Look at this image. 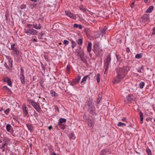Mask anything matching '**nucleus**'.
I'll return each mask as SVG.
<instances>
[{
    "label": "nucleus",
    "mask_w": 155,
    "mask_h": 155,
    "mask_svg": "<svg viewBox=\"0 0 155 155\" xmlns=\"http://www.w3.org/2000/svg\"><path fill=\"white\" fill-rule=\"evenodd\" d=\"M129 70L130 68L127 66L120 68L117 72V74L114 78V82L117 83L120 82Z\"/></svg>",
    "instance_id": "f257e3e1"
},
{
    "label": "nucleus",
    "mask_w": 155,
    "mask_h": 155,
    "mask_svg": "<svg viewBox=\"0 0 155 155\" xmlns=\"http://www.w3.org/2000/svg\"><path fill=\"white\" fill-rule=\"evenodd\" d=\"M111 61V55L110 54L108 56L106 57L104 61V68L105 69L104 73L105 74H106L107 73Z\"/></svg>",
    "instance_id": "f03ea898"
},
{
    "label": "nucleus",
    "mask_w": 155,
    "mask_h": 155,
    "mask_svg": "<svg viewBox=\"0 0 155 155\" xmlns=\"http://www.w3.org/2000/svg\"><path fill=\"white\" fill-rule=\"evenodd\" d=\"M28 103L31 105L38 112H40L41 111V109L39 104L35 101L32 99H28L27 100Z\"/></svg>",
    "instance_id": "7ed1b4c3"
},
{
    "label": "nucleus",
    "mask_w": 155,
    "mask_h": 155,
    "mask_svg": "<svg viewBox=\"0 0 155 155\" xmlns=\"http://www.w3.org/2000/svg\"><path fill=\"white\" fill-rule=\"evenodd\" d=\"M87 111L90 113L94 114L95 113V108L94 104L90 100H88L87 102Z\"/></svg>",
    "instance_id": "20e7f679"
},
{
    "label": "nucleus",
    "mask_w": 155,
    "mask_h": 155,
    "mask_svg": "<svg viewBox=\"0 0 155 155\" xmlns=\"http://www.w3.org/2000/svg\"><path fill=\"white\" fill-rule=\"evenodd\" d=\"M24 33L27 34L28 35L30 36L31 35H36L38 31L32 28L27 27L24 28Z\"/></svg>",
    "instance_id": "39448f33"
},
{
    "label": "nucleus",
    "mask_w": 155,
    "mask_h": 155,
    "mask_svg": "<svg viewBox=\"0 0 155 155\" xmlns=\"http://www.w3.org/2000/svg\"><path fill=\"white\" fill-rule=\"evenodd\" d=\"M11 48L13 52L14 55L16 56H18L19 54V51L17 48V46L15 44H13L11 45Z\"/></svg>",
    "instance_id": "423d86ee"
},
{
    "label": "nucleus",
    "mask_w": 155,
    "mask_h": 155,
    "mask_svg": "<svg viewBox=\"0 0 155 155\" xmlns=\"http://www.w3.org/2000/svg\"><path fill=\"white\" fill-rule=\"evenodd\" d=\"M149 17L147 14L144 15L139 19V21L141 23H147L149 21Z\"/></svg>",
    "instance_id": "0eeeda50"
},
{
    "label": "nucleus",
    "mask_w": 155,
    "mask_h": 155,
    "mask_svg": "<svg viewBox=\"0 0 155 155\" xmlns=\"http://www.w3.org/2000/svg\"><path fill=\"white\" fill-rule=\"evenodd\" d=\"M20 70L21 71L19 77L21 81L22 84H24L25 83V78L24 74V71L22 68H21Z\"/></svg>",
    "instance_id": "6e6552de"
},
{
    "label": "nucleus",
    "mask_w": 155,
    "mask_h": 155,
    "mask_svg": "<svg viewBox=\"0 0 155 155\" xmlns=\"http://www.w3.org/2000/svg\"><path fill=\"white\" fill-rule=\"evenodd\" d=\"M65 14L66 15L71 18L75 19L76 18V17L75 15L72 14L70 12L68 11H65Z\"/></svg>",
    "instance_id": "1a4fd4ad"
},
{
    "label": "nucleus",
    "mask_w": 155,
    "mask_h": 155,
    "mask_svg": "<svg viewBox=\"0 0 155 155\" xmlns=\"http://www.w3.org/2000/svg\"><path fill=\"white\" fill-rule=\"evenodd\" d=\"M135 99V97L134 96L131 95H129L126 98V99H125V102L126 103H127V101L131 102L134 101Z\"/></svg>",
    "instance_id": "9d476101"
},
{
    "label": "nucleus",
    "mask_w": 155,
    "mask_h": 155,
    "mask_svg": "<svg viewBox=\"0 0 155 155\" xmlns=\"http://www.w3.org/2000/svg\"><path fill=\"white\" fill-rule=\"evenodd\" d=\"M22 109L23 110V114L25 115V116H27L28 114V110L27 109V107L25 104H23L22 105Z\"/></svg>",
    "instance_id": "9b49d317"
},
{
    "label": "nucleus",
    "mask_w": 155,
    "mask_h": 155,
    "mask_svg": "<svg viewBox=\"0 0 155 155\" xmlns=\"http://www.w3.org/2000/svg\"><path fill=\"white\" fill-rule=\"evenodd\" d=\"M94 51L97 56H99L102 54V50L100 48L97 49L96 51Z\"/></svg>",
    "instance_id": "f8f14e48"
},
{
    "label": "nucleus",
    "mask_w": 155,
    "mask_h": 155,
    "mask_svg": "<svg viewBox=\"0 0 155 155\" xmlns=\"http://www.w3.org/2000/svg\"><path fill=\"white\" fill-rule=\"evenodd\" d=\"M26 126L28 130L31 132H32L34 130V127L31 124H26Z\"/></svg>",
    "instance_id": "ddd939ff"
},
{
    "label": "nucleus",
    "mask_w": 155,
    "mask_h": 155,
    "mask_svg": "<svg viewBox=\"0 0 155 155\" xmlns=\"http://www.w3.org/2000/svg\"><path fill=\"white\" fill-rule=\"evenodd\" d=\"M32 26L34 28L37 30H39L41 28V26L40 23L38 25L36 23L33 24H32Z\"/></svg>",
    "instance_id": "4468645a"
},
{
    "label": "nucleus",
    "mask_w": 155,
    "mask_h": 155,
    "mask_svg": "<svg viewBox=\"0 0 155 155\" xmlns=\"http://www.w3.org/2000/svg\"><path fill=\"white\" fill-rule=\"evenodd\" d=\"M99 43L98 42H95L94 43L93 46V51H96L97 49L99 48Z\"/></svg>",
    "instance_id": "2eb2a0df"
},
{
    "label": "nucleus",
    "mask_w": 155,
    "mask_h": 155,
    "mask_svg": "<svg viewBox=\"0 0 155 155\" xmlns=\"http://www.w3.org/2000/svg\"><path fill=\"white\" fill-rule=\"evenodd\" d=\"M80 9L83 12H87V11H88V10L84 6H81L79 7Z\"/></svg>",
    "instance_id": "dca6fc26"
},
{
    "label": "nucleus",
    "mask_w": 155,
    "mask_h": 155,
    "mask_svg": "<svg viewBox=\"0 0 155 155\" xmlns=\"http://www.w3.org/2000/svg\"><path fill=\"white\" fill-rule=\"evenodd\" d=\"M139 115L140 116V123L142 124L143 123V113L140 111L139 112Z\"/></svg>",
    "instance_id": "f3484780"
},
{
    "label": "nucleus",
    "mask_w": 155,
    "mask_h": 155,
    "mask_svg": "<svg viewBox=\"0 0 155 155\" xmlns=\"http://www.w3.org/2000/svg\"><path fill=\"white\" fill-rule=\"evenodd\" d=\"M6 129L8 131L11 132V129H12V128L10 125L9 124H8L6 126Z\"/></svg>",
    "instance_id": "a211bd4d"
},
{
    "label": "nucleus",
    "mask_w": 155,
    "mask_h": 155,
    "mask_svg": "<svg viewBox=\"0 0 155 155\" xmlns=\"http://www.w3.org/2000/svg\"><path fill=\"white\" fill-rule=\"evenodd\" d=\"M91 43L89 42L88 43V45L87 47V51L88 52H90L91 51Z\"/></svg>",
    "instance_id": "6ab92c4d"
},
{
    "label": "nucleus",
    "mask_w": 155,
    "mask_h": 155,
    "mask_svg": "<svg viewBox=\"0 0 155 155\" xmlns=\"http://www.w3.org/2000/svg\"><path fill=\"white\" fill-rule=\"evenodd\" d=\"M107 29V28L106 26H105L101 30V34L102 35H104L105 34V32Z\"/></svg>",
    "instance_id": "aec40b11"
},
{
    "label": "nucleus",
    "mask_w": 155,
    "mask_h": 155,
    "mask_svg": "<svg viewBox=\"0 0 155 155\" xmlns=\"http://www.w3.org/2000/svg\"><path fill=\"white\" fill-rule=\"evenodd\" d=\"M73 27L75 28H78L81 29L82 28V26L81 25H79L75 24L74 25Z\"/></svg>",
    "instance_id": "412c9836"
},
{
    "label": "nucleus",
    "mask_w": 155,
    "mask_h": 155,
    "mask_svg": "<svg viewBox=\"0 0 155 155\" xmlns=\"http://www.w3.org/2000/svg\"><path fill=\"white\" fill-rule=\"evenodd\" d=\"M153 9V6H151L149 7L148 9L146 11V12L147 13L151 12Z\"/></svg>",
    "instance_id": "4be33fe9"
},
{
    "label": "nucleus",
    "mask_w": 155,
    "mask_h": 155,
    "mask_svg": "<svg viewBox=\"0 0 155 155\" xmlns=\"http://www.w3.org/2000/svg\"><path fill=\"white\" fill-rule=\"evenodd\" d=\"M145 85V83L143 81L141 82L138 84V87L140 89L143 88Z\"/></svg>",
    "instance_id": "5701e85b"
},
{
    "label": "nucleus",
    "mask_w": 155,
    "mask_h": 155,
    "mask_svg": "<svg viewBox=\"0 0 155 155\" xmlns=\"http://www.w3.org/2000/svg\"><path fill=\"white\" fill-rule=\"evenodd\" d=\"M8 66H7V67L9 69H10V67H11V68H12V61L11 59H10L8 60Z\"/></svg>",
    "instance_id": "b1692460"
},
{
    "label": "nucleus",
    "mask_w": 155,
    "mask_h": 155,
    "mask_svg": "<svg viewBox=\"0 0 155 155\" xmlns=\"http://www.w3.org/2000/svg\"><path fill=\"white\" fill-rule=\"evenodd\" d=\"M143 71V66L142 65L140 68H139L137 69V71L139 73H142Z\"/></svg>",
    "instance_id": "393cba45"
},
{
    "label": "nucleus",
    "mask_w": 155,
    "mask_h": 155,
    "mask_svg": "<svg viewBox=\"0 0 155 155\" xmlns=\"http://www.w3.org/2000/svg\"><path fill=\"white\" fill-rule=\"evenodd\" d=\"M88 124L90 127L93 126L94 125V122L91 120L89 119L88 120Z\"/></svg>",
    "instance_id": "a878e982"
},
{
    "label": "nucleus",
    "mask_w": 155,
    "mask_h": 155,
    "mask_svg": "<svg viewBox=\"0 0 155 155\" xmlns=\"http://www.w3.org/2000/svg\"><path fill=\"white\" fill-rule=\"evenodd\" d=\"M146 151L148 155H152L151 151L148 147L146 148Z\"/></svg>",
    "instance_id": "bb28decb"
},
{
    "label": "nucleus",
    "mask_w": 155,
    "mask_h": 155,
    "mask_svg": "<svg viewBox=\"0 0 155 155\" xmlns=\"http://www.w3.org/2000/svg\"><path fill=\"white\" fill-rule=\"evenodd\" d=\"M81 79V77L80 76H78V77L75 78L74 81H75V83L77 84L80 81V80Z\"/></svg>",
    "instance_id": "cd10ccee"
},
{
    "label": "nucleus",
    "mask_w": 155,
    "mask_h": 155,
    "mask_svg": "<svg viewBox=\"0 0 155 155\" xmlns=\"http://www.w3.org/2000/svg\"><path fill=\"white\" fill-rule=\"evenodd\" d=\"M66 121V120L65 119L61 118L59 119V120L58 122V124L60 123H63L65 122Z\"/></svg>",
    "instance_id": "c85d7f7f"
},
{
    "label": "nucleus",
    "mask_w": 155,
    "mask_h": 155,
    "mask_svg": "<svg viewBox=\"0 0 155 155\" xmlns=\"http://www.w3.org/2000/svg\"><path fill=\"white\" fill-rule=\"evenodd\" d=\"M143 56V54L142 53L136 54V58L140 59Z\"/></svg>",
    "instance_id": "c756f323"
},
{
    "label": "nucleus",
    "mask_w": 155,
    "mask_h": 155,
    "mask_svg": "<svg viewBox=\"0 0 155 155\" xmlns=\"http://www.w3.org/2000/svg\"><path fill=\"white\" fill-rule=\"evenodd\" d=\"M71 41L72 43L71 47L74 48L76 46V43L72 40H71Z\"/></svg>",
    "instance_id": "7c9ffc66"
},
{
    "label": "nucleus",
    "mask_w": 155,
    "mask_h": 155,
    "mask_svg": "<svg viewBox=\"0 0 155 155\" xmlns=\"http://www.w3.org/2000/svg\"><path fill=\"white\" fill-rule=\"evenodd\" d=\"M77 42L78 44L79 45H82L83 42V40L82 39L79 38L77 41Z\"/></svg>",
    "instance_id": "2f4dec72"
},
{
    "label": "nucleus",
    "mask_w": 155,
    "mask_h": 155,
    "mask_svg": "<svg viewBox=\"0 0 155 155\" xmlns=\"http://www.w3.org/2000/svg\"><path fill=\"white\" fill-rule=\"evenodd\" d=\"M89 75H87L85 76L82 79L81 81V83H82L83 82H84V81H86Z\"/></svg>",
    "instance_id": "473e14b6"
},
{
    "label": "nucleus",
    "mask_w": 155,
    "mask_h": 155,
    "mask_svg": "<svg viewBox=\"0 0 155 155\" xmlns=\"http://www.w3.org/2000/svg\"><path fill=\"white\" fill-rule=\"evenodd\" d=\"M69 137L70 138L74 139L75 138V136H74V133H71L69 134Z\"/></svg>",
    "instance_id": "72a5a7b5"
},
{
    "label": "nucleus",
    "mask_w": 155,
    "mask_h": 155,
    "mask_svg": "<svg viewBox=\"0 0 155 155\" xmlns=\"http://www.w3.org/2000/svg\"><path fill=\"white\" fill-rule=\"evenodd\" d=\"M31 116H34L35 117L37 118L38 116V114L37 112L34 110L33 114H31Z\"/></svg>",
    "instance_id": "f704fd0d"
},
{
    "label": "nucleus",
    "mask_w": 155,
    "mask_h": 155,
    "mask_svg": "<svg viewBox=\"0 0 155 155\" xmlns=\"http://www.w3.org/2000/svg\"><path fill=\"white\" fill-rule=\"evenodd\" d=\"M96 80L98 83H99L100 82V74H98L96 76Z\"/></svg>",
    "instance_id": "c9c22d12"
},
{
    "label": "nucleus",
    "mask_w": 155,
    "mask_h": 155,
    "mask_svg": "<svg viewBox=\"0 0 155 155\" xmlns=\"http://www.w3.org/2000/svg\"><path fill=\"white\" fill-rule=\"evenodd\" d=\"M80 57H81V60H82L83 61V62H84V63H86V62H87V61H86V59L85 58H83V57H82V54H80Z\"/></svg>",
    "instance_id": "e433bc0d"
},
{
    "label": "nucleus",
    "mask_w": 155,
    "mask_h": 155,
    "mask_svg": "<svg viewBox=\"0 0 155 155\" xmlns=\"http://www.w3.org/2000/svg\"><path fill=\"white\" fill-rule=\"evenodd\" d=\"M117 125L119 127H121L123 126H126V124L124 123H122L121 122H119Z\"/></svg>",
    "instance_id": "4c0bfd02"
},
{
    "label": "nucleus",
    "mask_w": 155,
    "mask_h": 155,
    "mask_svg": "<svg viewBox=\"0 0 155 155\" xmlns=\"http://www.w3.org/2000/svg\"><path fill=\"white\" fill-rule=\"evenodd\" d=\"M70 66L69 65H68L67 66V73L68 74L69 73L70 71Z\"/></svg>",
    "instance_id": "58836bf2"
},
{
    "label": "nucleus",
    "mask_w": 155,
    "mask_h": 155,
    "mask_svg": "<svg viewBox=\"0 0 155 155\" xmlns=\"http://www.w3.org/2000/svg\"><path fill=\"white\" fill-rule=\"evenodd\" d=\"M107 153V151H106L105 150H101L100 155H104Z\"/></svg>",
    "instance_id": "ea45409f"
},
{
    "label": "nucleus",
    "mask_w": 155,
    "mask_h": 155,
    "mask_svg": "<svg viewBox=\"0 0 155 155\" xmlns=\"http://www.w3.org/2000/svg\"><path fill=\"white\" fill-rule=\"evenodd\" d=\"M10 79L9 78H6L3 79V81L4 82H7L9 81Z\"/></svg>",
    "instance_id": "a19ab883"
},
{
    "label": "nucleus",
    "mask_w": 155,
    "mask_h": 155,
    "mask_svg": "<svg viewBox=\"0 0 155 155\" xmlns=\"http://www.w3.org/2000/svg\"><path fill=\"white\" fill-rule=\"evenodd\" d=\"M9 109L7 108L4 111V112L6 115H8L9 113Z\"/></svg>",
    "instance_id": "79ce46f5"
},
{
    "label": "nucleus",
    "mask_w": 155,
    "mask_h": 155,
    "mask_svg": "<svg viewBox=\"0 0 155 155\" xmlns=\"http://www.w3.org/2000/svg\"><path fill=\"white\" fill-rule=\"evenodd\" d=\"M69 43V41L67 40H64L63 41V44L65 45H68Z\"/></svg>",
    "instance_id": "37998d69"
},
{
    "label": "nucleus",
    "mask_w": 155,
    "mask_h": 155,
    "mask_svg": "<svg viewBox=\"0 0 155 155\" xmlns=\"http://www.w3.org/2000/svg\"><path fill=\"white\" fill-rule=\"evenodd\" d=\"M101 97H99L97 98V104H99L100 102V101H101Z\"/></svg>",
    "instance_id": "c03bdc74"
},
{
    "label": "nucleus",
    "mask_w": 155,
    "mask_h": 155,
    "mask_svg": "<svg viewBox=\"0 0 155 155\" xmlns=\"http://www.w3.org/2000/svg\"><path fill=\"white\" fill-rule=\"evenodd\" d=\"M44 34L42 32L40 33V38H38L40 39H42L43 38H42V37L44 35Z\"/></svg>",
    "instance_id": "a18cd8bd"
},
{
    "label": "nucleus",
    "mask_w": 155,
    "mask_h": 155,
    "mask_svg": "<svg viewBox=\"0 0 155 155\" xmlns=\"http://www.w3.org/2000/svg\"><path fill=\"white\" fill-rule=\"evenodd\" d=\"M134 3H135L134 1H133L131 3V4L130 5V7L132 8H133V7L134 4Z\"/></svg>",
    "instance_id": "49530a36"
},
{
    "label": "nucleus",
    "mask_w": 155,
    "mask_h": 155,
    "mask_svg": "<svg viewBox=\"0 0 155 155\" xmlns=\"http://www.w3.org/2000/svg\"><path fill=\"white\" fill-rule=\"evenodd\" d=\"M7 83L8 84V85H9L10 86H11L12 83H11L10 79L9 81H8L7 82Z\"/></svg>",
    "instance_id": "de8ad7c7"
},
{
    "label": "nucleus",
    "mask_w": 155,
    "mask_h": 155,
    "mask_svg": "<svg viewBox=\"0 0 155 155\" xmlns=\"http://www.w3.org/2000/svg\"><path fill=\"white\" fill-rule=\"evenodd\" d=\"M76 84L75 83V81H73L71 83L70 85L73 86Z\"/></svg>",
    "instance_id": "09e8293b"
},
{
    "label": "nucleus",
    "mask_w": 155,
    "mask_h": 155,
    "mask_svg": "<svg viewBox=\"0 0 155 155\" xmlns=\"http://www.w3.org/2000/svg\"><path fill=\"white\" fill-rule=\"evenodd\" d=\"M76 51L77 52V53H78V54H79V55L80 54H81V51H80L79 49H77L76 50Z\"/></svg>",
    "instance_id": "8fccbe9b"
},
{
    "label": "nucleus",
    "mask_w": 155,
    "mask_h": 155,
    "mask_svg": "<svg viewBox=\"0 0 155 155\" xmlns=\"http://www.w3.org/2000/svg\"><path fill=\"white\" fill-rule=\"evenodd\" d=\"M32 24H27L26 26L25 27V28H30V27L31 26H32Z\"/></svg>",
    "instance_id": "3c124183"
},
{
    "label": "nucleus",
    "mask_w": 155,
    "mask_h": 155,
    "mask_svg": "<svg viewBox=\"0 0 155 155\" xmlns=\"http://www.w3.org/2000/svg\"><path fill=\"white\" fill-rule=\"evenodd\" d=\"M152 118H150V117H149V118H147L146 119V120L147 121H148L149 120H152Z\"/></svg>",
    "instance_id": "603ef678"
},
{
    "label": "nucleus",
    "mask_w": 155,
    "mask_h": 155,
    "mask_svg": "<svg viewBox=\"0 0 155 155\" xmlns=\"http://www.w3.org/2000/svg\"><path fill=\"white\" fill-rule=\"evenodd\" d=\"M121 121L123 122H126V119L124 117L121 119Z\"/></svg>",
    "instance_id": "864d4df0"
},
{
    "label": "nucleus",
    "mask_w": 155,
    "mask_h": 155,
    "mask_svg": "<svg viewBox=\"0 0 155 155\" xmlns=\"http://www.w3.org/2000/svg\"><path fill=\"white\" fill-rule=\"evenodd\" d=\"M152 34L153 35L155 34V27L153 29V32Z\"/></svg>",
    "instance_id": "5fc2aeb1"
},
{
    "label": "nucleus",
    "mask_w": 155,
    "mask_h": 155,
    "mask_svg": "<svg viewBox=\"0 0 155 155\" xmlns=\"http://www.w3.org/2000/svg\"><path fill=\"white\" fill-rule=\"evenodd\" d=\"M3 87L6 89H7V90H8L9 91H10V90L9 89V88L7 86H5Z\"/></svg>",
    "instance_id": "6e6d98bb"
},
{
    "label": "nucleus",
    "mask_w": 155,
    "mask_h": 155,
    "mask_svg": "<svg viewBox=\"0 0 155 155\" xmlns=\"http://www.w3.org/2000/svg\"><path fill=\"white\" fill-rule=\"evenodd\" d=\"M32 41L33 42H37V40L35 39H33V40H32Z\"/></svg>",
    "instance_id": "4d7b16f0"
},
{
    "label": "nucleus",
    "mask_w": 155,
    "mask_h": 155,
    "mask_svg": "<svg viewBox=\"0 0 155 155\" xmlns=\"http://www.w3.org/2000/svg\"><path fill=\"white\" fill-rule=\"evenodd\" d=\"M51 155H59L58 154H56L55 152H53L51 154Z\"/></svg>",
    "instance_id": "13d9d810"
},
{
    "label": "nucleus",
    "mask_w": 155,
    "mask_h": 155,
    "mask_svg": "<svg viewBox=\"0 0 155 155\" xmlns=\"http://www.w3.org/2000/svg\"><path fill=\"white\" fill-rule=\"evenodd\" d=\"M126 51L127 52H129L130 51V49L128 48H126Z\"/></svg>",
    "instance_id": "bf43d9fd"
},
{
    "label": "nucleus",
    "mask_w": 155,
    "mask_h": 155,
    "mask_svg": "<svg viewBox=\"0 0 155 155\" xmlns=\"http://www.w3.org/2000/svg\"><path fill=\"white\" fill-rule=\"evenodd\" d=\"M116 57L117 60H118L120 58V57L118 55H116Z\"/></svg>",
    "instance_id": "052dcab7"
},
{
    "label": "nucleus",
    "mask_w": 155,
    "mask_h": 155,
    "mask_svg": "<svg viewBox=\"0 0 155 155\" xmlns=\"http://www.w3.org/2000/svg\"><path fill=\"white\" fill-rule=\"evenodd\" d=\"M52 128V127L51 126H49V127H48V129L50 130L51 128Z\"/></svg>",
    "instance_id": "680f3d73"
},
{
    "label": "nucleus",
    "mask_w": 155,
    "mask_h": 155,
    "mask_svg": "<svg viewBox=\"0 0 155 155\" xmlns=\"http://www.w3.org/2000/svg\"><path fill=\"white\" fill-rule=\"evenodd\" d=\"M5 143L3 144L2 146V148H4L5 146Z\"/></svg>",
    "instance_id": "e2e57ef3"
},
{
    "label": "nucleus",
    "mask_w": 155,
    "mask_h": 155,
    "mask_svg": "<svg viewBox=\"0 0 155 155\" xmlns=\"http://www.w3.org/2000/svg\"><path fill=\"white\" fill-rule=\"evenodd\" d=\"M144 1L147 3H148V0H144Z\"/></svg>",
    "instance_id": "0e129e2a"
},
{
    "label": "nucleus",
    "mask_w": 155,
    "mask_h": 155,
    "mask_svg": "<svg viewBox=\"0 0 155 155\" xmlns=\"http://www.w3.org/2000/svg\"><path fill=\"white\" fill-rule=\"evenodd\" d=\"M3 110V109L2 108H0V112L2 111Z\"/></svg>",
    "instance_id": "69168bd1"
},
{
    "label": "nucleus",
    "mask_w": 155,
    "mask_h": 155,
    "mask_svg": "<svg viewBox=\"0 0 155 155\" xmlns=\"http://www.w3.org/2000/svg\"><path fill=\"white\" fill-rule=\"evenodd\" d=\"M61 128L62 129H64V127L63 126H62V127H61Z\"/></svg>",
    "instance_id": "338daca9"
},
{
    "label": "nucleus",
    "mask_w": 155,
    "mask_h": 155,
    "mask_svg": "<svg viewBox=\"0 0 155 155\" xmlns=\"http://www.w3.org/2000/svg\"><path fill=\"white\" fill-rule=\"evenodd\" d=\"M147 70H149V67H147Z\"/></svg>",
    "instance_id": "774afa93"
}]
</instances>
